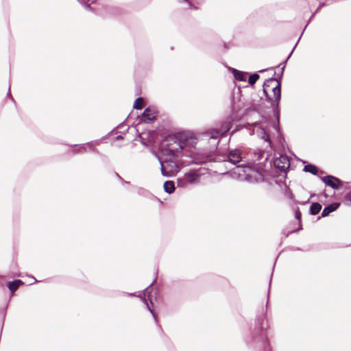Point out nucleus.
Here are the masks:
<instances>
[{"instance_id": "1", "label": "nucleus", "mask_w": 351, "mask_h": 351, "mask_svg": "<svg viewBox=\"0 0 351 351\" xmlns=\"http://www.w3.org/2000/svg\"><path fill=\"white\" fill-rule=\"evenodd\" d=\"M166 142L163 152L164 155L169 157V159L165 160L159 159L160 169L163 176L172 177L179 171V167L175 159L182 155H191L197 141L196 138L186 133H178L169 136Z\"/></svg>"}, {"instance_id": "2", "label": "nucleus", "mask_w": 351, "mask_h": 351, "mask_svg": "<svg viewBox=\"0 0 351 351\" xmlns=\"http://www.w3.org/2000/svg\"><path fill=\"white\" fill-rule=\"evenodd\" d=\"M252 156H247V165H242L236 168L237 173L241 179H245L250 182H260L263 179L261 173L256 168L255 164L263 156V152L258 149Z\"/></svg>"}, {"instance_id": "3", "label": "nucleus", "mask_w": 351, "mask_h": 351, "mask_svg": "<svg viewBox=\"0 0 351 351\" xmlns=\"http://www.w3.org/2000/svg\"><path fill=\"white\" fill-rule=\"evenodd\" d=\"M263 92L273 105L276 106L278 112V106L281 98L280 84L275 79H269L263 84Z\"/></svg>"}, {"instance_id": "4", "label": "nucleus", "mask_w": 351, "mask_h": 351, "mask_svg": "<svg viewBox=\"0 0 351 351\" xmlns=\"http://www.w3.org/2000/svg\"><path fill=\"white\" fill-rule=\"evenodd\" d=\"M199 173L197 170H192L186 173L182 178L178 179V186L186 187L187 184H197L199 180Z\"/></svg>"}, {"instance_id": "5", "label": "nucleus", "mask_w": 351, "mask_h": 351, "mask_svg": "<svg viewBox=\"0 0 351 351\" xmlns=\"http://www.w3.org/2000/svg\"><path fill=\"white\" fill-rule=\"evenodd\" d=\"M347 184V182L343 183L339 179L330 176V188L337 190L341 194H343L346 191Z\"/></svg>"}, {"instance_id": "6", "label": "nucleus", "mask_w": 351, "mask_h": 351, "mask_svg": "<svg viewBox=\"0 0 351 351\" xmlns=\"http://www.w3.org/2000/svg\"><path fill=\"white\" fill-rule=\"evenodd\" d=\"M274 163L276 167L282 171H285L287 169H288L290 165V162L287 156L284 155H280L279 157L276 158L274 160Z\"/></svg>"}, {"instance_id": "7", "label": "nucleus", "mask_w": 351, "mask_h": 351, "mask_svg": "<svg viewBox=\"0 0 351 351\" xmlns=\"http://www.w3.org/2000/svg\"><path fill=\"white\" fill-rule=\"evenodd\" d=\"M242 158H245V157L241 156V151L235 149L230 152L228 156V161L235 165L241 161Z\"/></svg>"}, {"instance_id": "8", "label": "nucleus", "mask_w": 351, "mask_h": 351, "mask_svg": "<svg viewBox=\"0 0 351 351\" xmlns=\"http://www.w3.org/2000/svg\"><path fill=\"white\" fill-rule=\"evenodd\" d=\"M156 116V111L154 108H148L143 113V118L146 123L153 121Z\"/></svg>"}, {"instance_id": "9", "label": "nucleus", "mask_w": 351, "mask_h": 351, "mask_svg": "<svg viewBox=\"0 0 351 351\" xmlns=\"http://www.w3.org/2000/svg\"><path fill=\"white\" fill-rule=\"evenodd\" d=\"M232 73L234 77V78L238 81H245V75L246 73L237 70L235 69H231Z\"/></svg>"}, {"instance_id": "10", "label": "nucleus", "mask_w": 351, "mask_h": 351, "mask_svg": "<svg viewBox=\"0 0 351 351\" xmlns=\"http://www.w3.org/2000/svg\"><path fill=\"white\" fill-rule=\"evenodd\" d=\"M164 190L166 193L171 194L175 191V185L173 181H166L164 183Z\"/></svg>"}, {"instance_id": "11", "label": "nucleus", "mask_w": 351, "mask_h": 351, "mask_svg": "<svg viewBox=\"0 0 351 351\" xmlns=\"http://www.w3.org/2000/svg\"><path fill=\"white\" fill-rule=\"evenodd\" d=\"M23 284V282L20 280H14L12 282H10L8 283V288L9 289L12 291V292H14L19 287Z\"/></svg>"}, {"instance_id": "12", "label": "nucleus", "mask_w": 351, "mask_h": 351, "mask_svg": "<svg viewBox=\"0 0 351 351\" xmlns=\"http://www.w3.org/2000/svg\"><path fill=\"white\" fill-rule=\"evenodd\" d=\"M322 209V205L319 203H313L310 207V213L311 215L317 214Z\"/></svg>"}, {"instance_id": "13", "label": "nucleus", "mask_w": 351, "mask_h": 351, "mask_svg": "<svg viewBox=\"0 0 351 351\" xmlns=\"http://www.w3.org/2000/svg\"><path fill=\"white\" fill-rule=\"evenodd\" d=\"M304 171L316 175L318 172L317 168L313 165H307L304 167Z\"/></svg>"}, {"instance_id": "14", "label": "nucleus", "mask_w": 351, "mask_h": 351, "mask_svg": "<svg viewBox=\"0 0 351 351\" xmlns=\"http://www.w3.org/2000/svg\"><path fill=\"white\" fill-rule=\"evenodd\" d=\"M258 135L265 141H267L269 144H271V141H270V138H269V134L266 132V131L263 128H260L259 129Z\"/></svg>"}, {"instance_id": "15", "label": "nucleus", "mask_w": 351, "mask_h": 351, "mask_svg": "<svg viewBox=\"0 0 351 351\" xmlns=\"http://www.w3.org/2000/svg\"><path fill=\"white\" fill-rule=\"evenodd\" d=\"M143 103L144 101L142 98H137L134 103V108L138 110L142 109L143 107Z\"/></svg>"}, {"instance_id": "16", "label": "nucleus", "mask_w": 351, "mask_h": 351, "mask_svg": "<svg viewBox=\"0 0 351 351\" xmlns=\"http://www.w3.org/2000/svg\"><path fill=\"white\" fill-rule=\"evenodd\" d=\"M230 129V122H224L222 125H221V128L220 129L221 132V134H223L225 135L226 133Z\"/></svg>"}, {"instance_id": "17", "label": "nucleus", "mask_w": 351, "mask_h": 351, "mask_svg": "<svg viewBox=\"0 0 351 351\" xmlns=\"http://www.w3.org/2000/svg\"><path fill=\"white\" fill-rule=\"evenodd\" d=\"M224 136L221 134V132L220 130H213L210 131V138H217L219 136Z\"/></svg>"}, {"instance_id": "18", "label": "nucleus", "mask_w": 351, "mask_h": 351, "mask_svg": "<svg viewBox=\"0 0 351 351\" xmlns=\"http://www.w3.org/2000/svg\"><path fill=\"white\" fill-rule=\"evenodd\" d=\"M258 79L259 75L257 73H254L249 77V84L251 85H254Z\"/></svg>"}, {"instance_id": "19", "label": "nucleus", "mask_w": 351, "mask_h": 351, "mask_svg": "<svg viewBox=\"0 0 351 351\" xmlns=\"http://www.w3.org/2000/svg\"><path fill=\"white\" fill-rule=\"evenodd\" d=\"M344 202L347 205H350V203H351V192L346 194Z\"/></svg>"}, {"instance_id": "20", "label": "nucleus", "mask_w": 351, "mask_h": 351, "mask_svg": "<svg viewBox=\"0 0 351 351\" xmlns=\"http://www.w3.org/2000/svg\"><path fill=\"white\" fill-rule=\"evenodd\" d=\"M339 206V203H332L330 204V213L336 210Z\"/></svg>"}, {"instance_id": "21", "label": "nucleus", "mask_w": 351, "mask_h": 351, "mask_svg": "<svg viewBox=\"0 0 351 351\" xmlns=\"http://www.w3.org/2000/svg\"><path fill=\"white\" fill-rule=\"evenodd\" d=\"M328 215H329V206H327L324 208V210L322 213V216L326 217V216H328Z\"/></svg>"}, {"instance_id": "22", "label": "nucleus", "mask_w": 351, "mask_h": 351, "mask_svg": "<svg viewBox=\"0 0 351 351\" xmlns=\"http://www.w3.org/2000/svg\"><path fill=\"white\" fill-rule=\"evenodd\" d=\"M88 148L90 149H92L91 143L84 144L80 147V149H84V150H86Z\"/></svg>"}, {"instance_id": "23", "label": "nucleus", "mask_w": 351, "mask_h": 351, "mask_svg": "<svg viewBox=\"0 0 351 351\" xmlns=\"http://www.w3.org/2000/svg\"><path fill=\"white\" fill-rule=\"evenodd\" d=\"M143 302H145V304L147 305V308H148L149 311H150V313L152 314V315L154 316V319H156V315H155V314H154V313L153 310H152V309L149 307V306L148 305L147 300H146L145 299H143Z\"/></svg>"}, {"instance_id": "24", "label": "nucleus", "mask_w": 351, "mask_h": 351, "mask_svg": "<svg viewBox=\"0 0 351 351\" xmlns=\"http://www.w3.org/2000/svg\"><path fill=\"white\" fill-rule=\"evenodd\" d=\"M324 182L326 185H329V176H326L324 178Z\"/></svg>"}, {"instance_id": "25", "label": "nucleus", "mask_w": 351, "mask_h": 351, "mask_svg": "<svg viewBox=\"0 0 351 351\" xmlns=\"http://www.w3.org/2000/svg\"><path fill=\"white\" fill-rule=\"evenodd\" d=\"M300 216H301V213L299 212V211H296L295 212V217L298 219H300Z\"/></svg>"}, {"instance_id": "26", "label": "nucleus", "mask_w": 351, "mask_h": 351, "mask_svg": "<svg viewBox=\"0 0 351 351\" xmlns=\"http://www.w3.org/2000/svg\"><path fill=\"white\" fill-rule=\"evenodd\" d=\"M81 4H84L83 0H77Z\"/></svg>"}, {"instance_id": "27", "label": "nucleus", "mask_w": 351, "mask_h": 351, "mask_svg": "<svg viewBox=\"0 0 351 351\" xmlns=\"http://www.w3.org/2000/svg\"><path fill=\"white\" fill-rule=\"evenodd\" d=\"M86 8H89L90 7H89V5H87L86 6Z\"/></svg>"}, {"instance_id": "28", "label": "nucleus", "mask_w": 351, "mask_h": 351, "mask_svg": "<svg viewBox=\"0 0 351 351\" xmlns=\"http://www.w3.org/2000/svg\"><path fill=\"white\" fill-rule=\"evenodd\" d=\"M183 1L187 2L186 0H183Z\"/></svg>"}]
</instances>
